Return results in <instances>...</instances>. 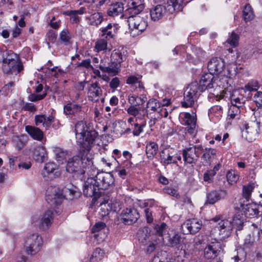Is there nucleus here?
<instances>
[{"label":"nucleus","mask_w":262,"mask_h":262,"mask_svg":"<svg viewBox=\"0 0 262 262\" xmlns=\"http://www.w3.org/2000/svg\"><path fill=\"white\" fill-rule=\"evenodd\" d=\"M75 132L80 145L79 153L68 160L66 170L82 180L86 173L91 176L93 162L89 151L98 134L95 130L90 129L86 122L82 120L76 123Z\"/></svg>","instance_id":"1"},{"label":"nucleus","mask_w":262,"mask_h":262,"mask_svg":"<svg viewBox=\"0 0 262 262\" xmlns=\"http://www.w3.org/2000/svg\"><path fill=\"white\" fill-rule=\"evenodd\" d=\"M214 76L210 74H205L201 78V83L203 85L202 90H207L210 93L217 96L228 85V77L225 74Z\"/></svg>","instance_id":"2"},{"label":"nucleus","mask_w":262,"mask_h":262,"mask_svg":"<svg viewBox=\"0 0 262 262\" xmlns=\"http://www.w3.org/2000/svg\"><path fill=\"white\" fill-rule=\"evenodd\" d=\"M165 1V6L158 5L150 11V17L154 21L160 19L167 11L169 13H173L174 11H181L182 9V4L184 0H159Z\"/></svg>","instance_id":"3"},{"label":"nucleus","mask_w":262,"mask_h":262,"mask_svg":"<svg viewBox=\"0 0 262 262\" xmlns=\"http://www.w3.org/2000/svg\"><path fill=\"white\" fill-rule=\"evenodd\" d=\"M9 52L0 50V61L2 62V70L5 74L17 75L24 70L21 61L17 58H9Z\"/></svg>","instance_id":"4"},{"label":"nucleus","mask_w":262,"mask_h":262,"mask_svg":"<svg viewBox=\"0 0 262 262\" xmlns=\"http://www.w3.org/2000/svg\"><path fill=\"white\" fill-rule=\"evenodd\" d=\"M202 86L200 80L199 82L193 81L188 85L184 93L183 100L181 102L182 107L187 108L194 105L200 93L205 91L202 90Z\"/></svg>","instance_id":"5"},{"label":"nucleus","mask_w":262,"mask_h":262,"mask_svg":"<svg viewBox=\"0 0 262 262\" xmlns=\"http://www.w3.org/2000/svg\"><path fill=\"white\" fill-rule=\"evenodd\" d=\"M203 150L202 145H195L189 144L186 146L182 151V156L184 164H195Z\"/></svg>","instance_id":"6"},{"label":"nucleus","mask_w":262,"mask_h":262,"mask_svg":"<svg viewBox=\"0 0 262 262\" xmlns=\"http://www.w3.org/2000/svg\"><path fill=\"white\" fill-rule=\"evenodd\" d=\"M63 113L69 117L75 119H84L86 116V112L82 105L74 101H69L64 106Z\"/></svg>","instance_id":"7"},{"label":"nucleus","mask_w":262,"mask_h":262,"mask_svg":"<svg viewBox=\"0 0 262 262\" xmlns=\"http://www.w3.org/2000/svg\"><path fill=\"white\" fill-rule=\"evenodd\" d=\"M42 243V237L38 233H32L27 237L25 243V248L28 254L34 255L40 251Z\"/></svg>","instance_id":"8"},{"label":"nucleus","mask_w":262,"mask_h":262,"mask_svg":"<svg viewBox=\"0 0 262 262\" xmlns=\"http://www.w3.org/2000/svg\"><path fill=\"white\" fill-rule=\"evenodd\" d=\"M95 179L97 181L100 189L105 190L111 187L114 183V178L111 173H98L97 169L92 167L91 176L95 175Z\"/></svg>","instance_id":"9"},{"label":"nucleus","mask_w":262,"mask_h":262,"mask_svg":"<svg viewBox=\"0 0 262 262\" xmlns=\"http://www.w3.org/2000/svg\"><path fill=\"white\" fill-rule=\"evenodd\" d=\"M100 188L95 178L89 177L83 185V194L86 196L94 197L97 200L101 195Z\"/></svg>","instance_id":"10"},{"label":"nucleus","mask_w":262,"mask_h":262,"mask_svg":"<svg viewBox=\"0 0 262 262\" xmlns=\"http://www.w3.org/2000/svg\"><path fill=\"white\" fill-rule=\"evenodd\" d=\"M63 199L61 190L56 186L49 187L46 191V200L48 203L55 206L60 205Z\"/></svg>","instance_id":"11"},{"label":"nucleus","mask_w":262,"mask_h":262,"mask_svg":"<svg viewBox=\"0 0 262 262\" xmlns=\"http://www.w3.org/2000/svg\"><path fill=\"white\" fill-rule=\"evenodd\" d=\"M53 220V212L49 210L46 211L41 217L34 216L32 218V224L40 229H48L52 224Z\"/></svg>","instance_id":"12"},{"label":"nucleus","mask_w":262,"mask_h":262,"mask_svg":"<svg viewBox=\"0 0 262 262\" xmlns=\"http://www.w3.org/2000/svg\"><path fill=\"white\" fill-rule=\"evenodd\" d=\"M212 220L214 222H219L217 228L219 231V235L221 239H224L230 236L233 230L231 221L229 220H220L218 217L213 218Z\"/></svg>","instance_id":"13"},{"label":"nucleus","mask_w":262,"mask_h":262,"mask_svg":"<svg viewBox=\"0 0 262 262\" xmlns=\"http://www.w3.org/2000/svg\"><path fill=\"white\" fill-rule=\"evenodd\" d=\"M120 216L122 223L125 225H130L137 222L140 215L135 208H126L122 211Z\"/></svg>","instance_id":"14"},{"label":"nucleus","mask_w":262,"mask_h":262,"mask_svg":"<svg viewBox=\"0 0 262 262\" xmlns=\"http://www.w3.org/2000/svg\"><path fill=\"white\" fill-rule=\"evenodd\" d=\"M125 51L122 47L114 50L111 55V61L117 74L121 67V63L126 59Z\"/></svg>","instance_id":"15"},{"label":"nucleus","mask_w":262,"mask_h":262,"mask_svg":"<svg viewBox=\"0 0 262 262\" xmlns=\"http://www.w3.org/2000/svg\"><path fill=\"white\" fill-rule=\"evenodd\" d=\"M41 174L46 181H50L59 177L60 172L56 164L48 162L45 165Z\"/></svg>","instance_id":"16"},{"label":"nucleus","mask_w":262,"mask_h":262,"mask_svg":"<svg viewBox=\"0 0 262 262\" xmlns=\"http://www.w3.org/2000/svg\"><path fill=\"white\" fill-rule=\"evenodd\" d=\"M225 62L220 57H213L210 59L207 64V68L209 73L212 75H219L223 73L225 69Z\"/></svg>","instance_id":"17"},{"label":"nucleus","mask_w":262,"mask_h":262,"mask_svg":"<svg viewBox=\"0 0 262 262\" xmlns=\"http://www.w3.org/2000/svg\"><path fill=\"white\" fill-rule=\"evenodd\" d=\"M179 119L182 124L187 126V130L189 134H193L195 132V116L191 115L189 113H182L180 114Z\"/></svg>","instance_id":"18"},{"label":"nucleus","mask_w":262,"mask_h":262,"mask_svg":"<svg viewBox=\"0 0 262 262\" xmlns=\"http://www.w3.org/2000/svg\"><path fill=\"white\" fill-rule=\"evenodd\" d=\"M202 222L196 219L187 220L182 225L184 234H195L201 229Z\"/></svg>","instance_id":"19"},{"label":"nucleus","mask_w":262,"mask_h":262,"mask_svg":"<svg viewBox=\"0 0 262 262\" xmlns=\"http://www.w3.org/2000/svg\"><path fill=\"white\" fill-rule=\"evenodd\" d=\"M221 249V244L219 242H211L204 249V257L207 259H214L220 254Z\"/></svg>","instance_id":"20"},{"label":"nucleus","mask_w":262,"mask_h":262,"mask_svg":"<svg viewBox=\"0 0 262 262\" xmlns=\"http://www.w3.org/2000/svg\"><path fill=\"white\" fill-rule=\"evenodd\" d=\"M128 6L125 12L128 15H138L144 8L143 0H130L128 3Z\"/></svg>","instance_id":"21"},{"label":"nucleus","mask_w":262,"mask_h":262,"mask_svg":"<svg viewBox=\"0 0 262 262\" xmlns=\"http://www.w3.org/2000/svg\"><path fill=\"white\" fill-rule=\"evenodd\" d=\"M227 195V191L224 189L214 190L207 194L206 203L214 204L219 200L225 199Z\"/></svg>","instance_id":"22"},{"label":"nucleus","mask_w":262,"mask_h":262,"mask_svg":"<svg viewBox=\"0 0 262 262\" xmlns=\"http://www.w3.org/2000/svg\"><path fill=\"white\" fill-rule=\"evenodd\" d=\"M88 98L90 100L98 102L102 95V91L99 83L97 82L92 83L88 89Z\"/></svg>","instance_id":"23"},{"label":"nucleus","mask_w":262,"mask_h":262,"mask_svg":"<svg viewBox=\"0 0 262 262\" xmlns=\"http://www.w3.org/2000/svg\"><path fill=\"white\" fill-rule=\"evenodd\" d=\"M223 114V107L221 105H215L212 106L208 110V116L210 120L216 123L222 117Z\"/></svg>","instance_id":"24"},{"label":"nucleus","mask_w":262,"mask_h":262,"mask_svg":"<svg viewBox=\"0 0 262 262\" xmlns=\"http://www.w3.org/2000/svg\"><path fill=\"white\" fill-rule=\"evenodd\" d=\"M260 231L257 229L251 233L248 234L244 239V246L246 248H250L254 246L255 243L259 239Z\"/></svg>","instance_id":"25"},{"label":"nucleus","mask_w":262,"mask_h":262,"mask_svg":"<svg viewBox=\"0 0 262 262\" xmlns=\"http://www.w3.org/2000/svg\"><path fill=\"white\" fill-rule=\"evenodd\" d=\"M117 27L115 24H108L106 27L100 29L101 36L107 40L113 38L117 32Z\"/></svg>","instance_id":"26"},{"label":"nucleus","mask_w":262,"mask_h":262,"mask_svg":"<svg viewBox=\"0 0 262 262\" xmlns=\"http://www.w3.org/2000/svg\"><path fill=\"white\" fill-rule=\"evenodd\" d=\"M34 159L40 163H42L48 159L47 152L44 146L39 145L35 147L33 155Z\"/></svg>","instance_id":"27"},{"label":"nucleus","mask_w":262,"mask_h":262,"mask_svg":"<svg viewBox=\"0 0 262 262\" xmlns=\"http://www.w3.org/2000/svg\"><path fill=\"white\" fill-rule=\"evenodd\" d=\"M243 211L245 216L249 218L256 217L259 215V206L256 204H248L244 206Z\"/></svg>","instance_id":"28"},{"label":"nucleus","mask_w":262,"mask_h":262,"mask_svg":"<svg viewBox=\"0 0 262 262\" xmlns=\"http://www.w3.org/2000/svg\"><path fill=\"white\" fill-rule=\"evenodd\" d=\"M128 25L129 27H136L140 28L141 25L144 26V30L147 27V23L143 20L142 18L137 15H128Z\"/></svg>","instance_id":"29"},{"label":"nucleus","mask_w":262,"mask_h":262,"mask_svg":"<svg viewBox=\"0 0 262 262\" xmlns=\"http://www.w3.org/2000/svg\"><path fill=\"white\" fill-rule=\"evenodd\" d=\"M142 76L140 75H130L126 80L127 84L130 85L132 87H135L136 89L138 88L140 91L144 89L143 84L141 81Z\"/></svg>","instance_id":"30"},{"label":"nucleus","mask_w":262,"mask_h":262,"mask_svg":"<svg viewBox=\"0 0 262 262\" xmlns=\"http://www.w3.org/2000/svg\"><path fill=\"white\" fill-rule=\"evenodd\" d=\"M25 130L34 140L41 141L43 138V132L38 127L27 125L25 127Z\"/></svg>","instance_id":"31"},{"label":"nucleus","mask_w":262,"mask_h":262,"mask_svg":"<svg viewBox=\"0 0 262 262\" xmlns=\"http://www.w3.org/2000/svg\"><path fill=\"white\" fill-rule=\"evenodd\" d=\"M108 59L107 58H103L101 60L100 64L98 66L99 68L103 72L107 73L108 74L112 76L117 75L113 64H112L111 61L110 62H108Z\"/></svg>","instance_id":"32"},{"label":"nucleus","mask_w":262,"mask_h":262,"mask_svg":"<svg viewBox=\"0 0 262 262\" xmlns=\"http://www.w3.org/2000/svg\"><path fill=\"white\" fill-rule=\"evenodd\" d=\"M123 5L121 3H116L110 6L107 11V14L110 16H123Z\"/></svg>","instance_id":"33"},{"label":"nucleus","mask_w":262,"mask_h":262,"mask_svg":"<svg viewBox=\"0 0 262 262\" xmlns=\"http://www.w3.org/2000/svg\"><path fill=\"white\" fill-rule=\"evenodd\" d=\"M89 25L97 27L100 25L103 20V16L101 12H95L90 16L86 17Z\"/></svg>","instance_id":"34"},{"label":"nucleus","mask_w":262,"mask_h":262,"mask_svg":"<svg viewBox=\"0 0 262 262\" xmlns=\"http://www.w3.org/2000/svg\"><path fill=\"white\" fill-rule=\"evenodd\" d=\"M28 140L27 136L24 135L14 136L13 139L14 146L18 150H21L25 147Z\"/></svg>","instance_id":"35"},{"label":"nucleus","mask_w":262,"mask_h":262,"mask_svg":"<svg viewBox=\"0 0 262 262\" xmlns=\"http://www.w3.org/2000/svg\"><path fill=\"white\" fill-rule=\"evenodd\" d=\"M230 98L231 105L239 108L244 106L246 100L243 95L239 94L236 95V92L231 96Z\"/></svg>","instance_id":"36"},{"label":"nucleus","mask_w":262,"mask_h":262,"mask_svg":"<svg viewBox=\"0 0 262 262\" xmlns=\"http://www.w3.org/2000/svg\"><path fill=\"white\" fill-rule=\"evenodd\" d=\"M53 152L57 161L63 163L66 161L68 156V152L66 150L59 147L55 146L53 147Z\"/></svg>","instance_id":"37"},{"label":"nucleus","mask_w":262,"mask_h":262,"mask_svg":"<svg viewBox=\"0 0 262 262\" xmlns=\"http://www.w3.org/2000/svg\"><path fill=\"white\" fill-rule=\"evenodd\" d=\"M255 186L256 182L253 181H250L248 184L243 186L242 194L247 201L250 199Z\"/></svg>","instance_id":"38"},{"label":"nucleus","mask_w":262,"mask_h":262,"mask_svg":"<svg viewBox=\"0 0 262 262\" xmlns=\"http://www.w3.org/2000/svg\"><path fill=\"white\" fill-rule=\"evenodd\" d=\"M231 221L232 225L233 228H235L238 230H241L243 228V225L244 224V219L243 214H235L232 219L230 220Z\"/></svg>","instance_id":"39"},{"label":"nucleus","mask_w":262,"mask_h":262,"mask_svg":"<svg viewBox=\"0 0 262 262\" xmlns=\"http://www.w3.org/2000/svg\"><path fill=\"white\" fill-rule=\"evenodd\" d=\"M171 154V152L168 149H165L162 151L161 156L164 164L168 165L172 163H177V161L173 159Z\"/></svg>","instance_id":"40"},{"label":"nucleus","mask_w":262,"mask_h":262,"mask_svg":"<svg viewBox=\"0 0 262 262\" xmlns=\"http://www.w3.org/2000/svg\"><path fill=\"white\" fill-rule=\"evenodd\" d=\"M202 152H203V154L202 159L206 164H208L210 163V160L212 157L216 155V150L213 148H206L204 150L203 149Z\"/></svg>","instance_id":"41"},{"label":"nucleus","mask_w":262,"mask_h":262,"mask_svg":"<svg viewBox=\"0 0 262 262\" xmlns=\"http://www.w3.org/2000/svg\"><path fill=\"white\" fill-rule=\"evenodd\" d=\"M250 124L248 123L245 125V133L247 134L249 133H251V134H256L257 133V129H259L260 126V122L258 121H254Z\"/></svg>","instance_id":"42"},{"label":"nucleus","mask_w":262,"mask_h":262,"mask_svg":"<svg viewBox=\"0 0 262 262\" xmlns=\"http://www.w3.org/2000/svg\"><path fill=\"white\" fill-rule=\"evenodd\" d=\"M108 40L106 39L100 38L98 39L95 45V50L97 52L105 51L107 48Z\"/></svg>","instance_id":"43"},{"label":"nucleus","mask_w":262,"mask_h":262,"mask_svg":"<svg viewBox=\"0 0 262 262\" xmlns=\"http://www.w3.org/2000/svg\"><path fill=\"white\" fill-rule=\"evenodd\" d=\"M239 107L231 105L228 110V119H239L240 117V110Z\"/></svg>","instance_id":"44"},{"label":"nucleus","mask_w":262,"mask_h":262,"mask_svg":"<svg viewBox=\"0 0 262 262\" xmlns=\"http://www.w3.org/2000/svg\"><path fill=\"white\" fill-rule=\"evenodd\" d=\"M106 203L111 211L117 212L121 209V203L117 199L107 200Z\"/></svg>","instance_id":"45"},{"label":"nucleus","mask_w":262,"mask_h":262,"mask_svg":"<svg viewBox=\"0 0 262 262\" xmlns=\"http://www.w3.org/2000/svg\"><path fill=\"white\" fill-rule=\"evenodd\" d=\"M227 180L229 184L233 185L236 183L239 179V175L235 170H229L226 174Z\"/></svg>","instance_id":"46"},{"label":"nucleus","mask_w":262,"mask_h":262,"mask_svg":"<svg viewBox=\"0 0 262 262\" xmlns=\"http://www.w3.org/2000/svg\"><path fill=\"white\" fill-rule=\"evenodd\" d=\"M137 236L139 241L143 245H146L147 244V227H144L143 229L139 230L137 232Z\"/></svg>","instance_id":"47"},{"label":"nucleus","mask_w":262,"mask_h":262,"mask_svg":"<svg viewBox=\"0 0 262 262\" xmlns=\"http://www.w3.org/2000/svg\"><path fill=\"white\" fill-rule=\"evenodd\" d=\"M104 253L103 250L100 248H96L90 258V262H99L104 256Z\"/></svg>","instance_id":"48"},{"label":"nucleus","mask_w":262,"mask_h":262,"mask_svg":"<svg viewBox=\"0 0 262 262\" xmlns=\"http://www.w3.org/2000/svg\"><path fill=\"white\" fill-rule=\"evenodd\" d=\"M182 237L178 233L174 234L172 237H170L168 239V246L171 247H177L182 241Z\"/></svg>","instance_id":"49"},{"label":"nucleus","mask_w":262,"mask_h":262,"mask_svg":"<svg viewBox=\"0 0 262 262\" xmlns=\"http://www.w3.org/2000/svg\"><path fill=\"white\" fill-rule=\"evenodd\" d=\"M243 16L245 21H249L253 18V13L252 7L249 4H247L243 10Z\"/></svg>","instance_id":"50"},{"label":"nucleus","mask_w":262,"mask_h":262,"mask_svg":"<svg viewBox=\"0 0 262 262\" xmlns=\"http://www.w3.org/2000/svg\"><path fill=\"white\" fill-rule=\"evenodd\" d=\"M259 87L258 82L255 80H252L245 85L244 90L249 92L256 91Z\"/></svg>","instance_id":"51"},{"label":"nucleus","mask_w":262,"mask_h":262,"mask_svg":"<svg viewBox=\"0 0 262 262\" xmlns=\"http://www.w3.org/2000/svg\"><path fill=\"white\" fill-rule=\"evenodd\" d=\"M167 227L165 223H162L160 225H156L154 227V232L156 234L162 237L166 231Z\"/></svg>","instance_id":"52"},{"label":"nucleus","mask_w":262,"mask_h":262,"mask_svg":"<svg viewBox=\"0 0 262 262\" xmlns=\"http://www.w3.org/2000/svg\"><path fill=\"white\" fill-rule=\"evenodd\" d=\"M59 38L61 42L65 45H68L70 43L71 36L69 32L67 30H63L60 33L59 35Z\"/></svg>","instance_id":"53"},{"label":"nucleus","mask_w":262,"mask_h":262,"mask_svg":"<svg viewBox=\"0 0 262 262\" xmlns=\"http://www.w3.org/2000/svg\"><path fill=\"white\" fill-rule=\"evenodd\" d=\"M239 36L234 32H232L227 40L226 42L232 47H236L238 45Z\"/></svg>","instance_id":"54"},{"label":"nucleus","mask_w":262,"mask_h":262,"mask_svg":"<svg viewBox=\"0 0 262 262\" xmlns=\"http://www.w3.org/2000/svg\"><path fill=\"white\" fill-rule=\"evenodd\" d=\"M193 52L196 56L195 61H193L194 64H197L205 55V52L201 48H195L193 49Z\"/></svg>","instance_id":"55"},{"label":"nucleus","mask_w":262,"mask_h":262,"mask_svg":"<svg viewBox=\"0 0 262 262\" xmlns=\"http://www.w3.org/2000/svg\"><path fill=\"white\" fill-rule=\"evenodd\" d=\"M158 145L155 142L148 144V159L152 158L157 153Z\"/></svg>","instance_id":"56"},{"label":"nucleus","mask_w":262,"mask_h":262,"mask_svg":"<svg viewBox=\"0 0 262 262\" xmlns=\"http://www.w3.org/2000/svg\"><path fill=\"white\" fill-rule=\"evenodd\" d=\"M216 172L213 170H207L203 175V180L205 182L211 183L213 182L214 177L215 176Z\"/></svg>","instance_id":"57"},{"label":"nucleus","mask_w":262,"mask_h":262,"mask_svg":"<svg viewBox=\"0 0 262 262\" xmlns=\"http://www.w3.org/2000/svg\"><path fill=\"white\" fill-rule=\"evenodd\" d=\"M151 111L159 112L160 109V103L156 99H152L148 100V108Z\"/></svg>","instance_id":"58"},{"label":"nucleus","mask_w":262,"mask_h":262,"mask_svg":"<svg viewBox=\"0 0 262 262\" xmlns=\"http://www.w3.org/2000/svg\"><path fill=\"white\" fill-rule=\"evenodd\" d=\"M140 28L136 27H129V33L133 37H136L141 34L144 30V26L141 25Z\"/></svg>","instance_id":"59"},{"label":"nucleus","mask_w":262,"mask_h":262,"mask_svg":"<svg viewBox=\"0 0 262 262\" xmlns=\"http://www.w3.org/2000/svg\"><path fill=\"white\" fill-rule=\"evenodd\" d=\"M253 100L257 107L262 106V92L257 91L254 94Z\"/></svg>","instance_id":"60"},{"label":"nucleus","mask_w":262,"mask_h":262,"mask_svg":"<svg viewBox=\"0 0 262 262\" xmlns=\"http://www.w3.org/2000/svg\"><path fill=\"white\" fill-rule=\"evenodd\" d=\"M14 86V82L12 81L10 82L2 88L1 92H2V95L7 96L11 92L12 90L10 89V88Z\"/></svg>","instance_id":"61"},{"label":"nucleus","mask_w":262,"mask_h":262,"mask_svg":"<svg viewBox=\"0 0 262 262\" xmlns=\"http://www.w3.org/2000/svg\"><path fill=\"white\" fill-rule=\"evenodd\" d=\"M164 191L166 193L174 196L176 198H178L180 196L177 190L172 187H167L164 189Z\"/></svg>","instance_id":"62"},{"label":"nucleus","mask_w":262,"mask_h":262,"mask_svg":"<svg viewBox=\"0 0 262 262\" xmlns=\"http://www.w3.org/2000/svg\"><path fill=\"white\" fill-rule=\"evenodd\" d=\"M105 224L103 222H100L97 223L92 228V232L95 233L102 229H103L105 227Z\"/></svg>","instance_id":"63"},{"label":"nucleus","mask_w":262,"mask_h":262,"mask_svg":"<svg viewBox=\"0 0 262 262\" xmlns=\"http://www.w3.org/2000/svg\"><path fill=\"white\" fill-rule=\"evenodd\" d=\"M100 207V211L102 212V216H106L110 212H111V210L108 209V206L106 202L104 203H101Z\"/></svg>","instance_id":"64"}]
</instances>
